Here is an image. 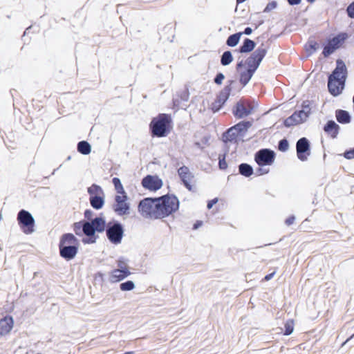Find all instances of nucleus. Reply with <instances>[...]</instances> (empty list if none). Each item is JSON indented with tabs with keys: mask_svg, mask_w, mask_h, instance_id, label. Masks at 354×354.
I'll list each match as a JSON object with an SVG mask.
<instances>
[{
	"mask_svg": "<svg viewBox=\"0 0 354 354\" xmlns=\"http://www.w3.org/2000/svg\"><path fill=\"white\" fill-rule=\"evenodd\" d=\"M346 159L351 160L354 158V147L346 150L343 153Z\"/></svg>",
	"mask_w": 354,
	"mask_h": 354,
	"instance_id": "37998d69",
	"label": "nucleus"
},
{
	"mask_svg": "<svg viewBox=\"0 0 354 354\" xmlns=\"http://www.w3.org/2000/svg\"><path fill=\"white\" fill-rule=\"evenodd\" d=\"M263 24V21L261 20L258 25L255 26V28L257 29L259 26L262 25Z\"/></svg>",
	"mask_w": 354,
	"mask_h": 354,
	"instance_id": "680f3d73",
	"label": "nucleus"
},
{
	"mask_svg": "<svg viewBox=\"0 0 354 354\" xmlns=\"http://www.w3.org/2000/svg\"><path fill=\"white\" fill-rule=\"evenodd\" d=\"M239 32L242 33V35H250L252 32V29L250 27H246L243 32Z\"/></svg>",
	"mask_w": 354,
	"mask_h": 354,
	"instance_id": "3c124183",
	"label": "nucleus"
},
{
	"mask_svg": "<svg viewBox=\"0 0 354 354\" xmlns=\"http://www.w3.org/2000/svg\"><path fill=\"white\" fill-rule=\"evenodd\" d=\"M77 150L82 155H88L91 151V145L86 140H81L77 143Z\"/></svg>",
	"mask_w": 354,
	"mask_h": 354,
	"instance_id": "c85d7f7f",
	"label": "nucleus"
},
{
	"mask_svg": "<svg viewBox=\"0 0 354 354\" xmlns=\"http://www.w3.org/2000/svg\"><path fill=\"white\" fill-rule=\"evenodd\" d=\"M306 121V120L304 118V116H301L299 112L295 111L291 115L283 120V124L286 127L290 128L292 126L302 124Z\"/></svg>",
	"mask_w": 354,
	"mask_h": 354,
	"instance_id": "aec40b11",
	"label": "nucleus"
},
{
	"mask_svg": "<svg viewBox=\"0 0 354 354\" xmlns=\"http://www.w3.org/2000/svg\"><path fill=\"white\" fill-rule=\"evenodd\" d=\"M225 79V75L221 72H218L214 78V82L216 85H221Z\"/></svg>",
	"mask_w": 354,
	"mask_h": 354,
	"instance_id": "a19ab883",
	"label": "nucleus"
},
{
	"mask_svg": "<svg viewBox=\"0 0 354 354\" xmlns=\"http://www.w3.org/2000/svg\"><path fill=\"white\" fill-rule=\"evenodd\" d=\"M136 286L133 281L128 280L120 284V289L122 291H131L135 288Z\"/></svg>",
	"mask_w": 354,
	"mask_h": 354,
	"instance_id": "f704fd0d",
	"label": "nucleus"
},
{
	"mask_svg": "<svg viewBox=\"0 0 354 354\" xmlns=\"http://www.w3.org/2000/svg\"><path fill=\"white\" fill-rule=\"evenodd\" d=\"M254 106L250 108H245L243 106L241 102H238L232 109V113L236 118L241 119L252 114L254 111Z\"/></svg>",
	"mask_w": 354,
	"mask_h": 354,
	"instance_id": "f3484780",
	"label": "nucleus"
},
{
	"mask_svg": "<svg viewBox=\"0 0 354 354\" xmlns=\"http://www.w3.org/2000/svg\"><path fill=\"white\" fill-rule=\"evenodd\" d=\"M218 201V198H213V199H212V200H209V201H207V208L208 209H212V207H213L215 204H216V203H217Z\"/></svg>",
	"mask_w": 354,
	"mask_h": 354,
	"instance_id": "49530a36",
	"label": "nucleus"
},
{
	"mask_svg": "<svg viewBox=\"0 0 354 354\" xmlns=\"http://www.w3.org/2000/svg\"><path fill=\"white\" fill-rule=\"evenodd\" d=\"M316 0H306L307 2L310 3H313Z\"/></svg>",
	"mask_w": 354,
	"mask_h": 354,
	"instance_id": "e2e57ef3",
	"label": "nucleus"
},
{
	"mask_svg": "<svg viewBox=\"0 0 354 354\" xmlns=\"http://www.w3.org/2000/svg\"><path fill=\"white\" fill-rule=\"evenodd\" d=\"M224 105V103H222L220 100L216 98L214 102L212 104V110L214 113L217 112L221 110Z\"/></svg>",
	"mask_w": 354,
	"mask_h": 354,
	"instance_id": "4c0bfd02",
	"label": "nucleus"
},
{
	"mask_svg": "<svg viewBox=\"0 0 354 354\" xmlns=\"http://www.w3.org/2000/svg\"><path fill=\"white\" fill-rule=\"evenodd\" d=\"M62 166V165H60L59 167H57V169H55L53 171V172L51 173V175H54V174H55L56 171H57V169H59Z\"/></svg>",
	"mask_w": 354,
	"mask_h": 354,
	"instance_id": "052dcab7",
	"label": "nucleus"
},
{
	"mask_svg": "<svg viewBox=\"0 0 354 354\" xmlns=\"http://www.w3.org/2000/svg\"><path fill=\"white\" fill-rule=\"evenodd\" d=\"M178 175L184 187L190 192H195L193 186L191 185L192 180L194 178L188 167L183 165L178 169Z\"/></svg>",
	"mask_w": 354,
	"mask_h": 354,
	"instance_id": "dca6fc26",
	"label": "nucleus"
},
{
	"mask_svg": "<svg viewBox=\"0 0 354 354\" xmlns=\"http://www.w3.org/2000/svg\"><path fill=\"white\" fill-rule=\"evenodd\" d=\"M340 127L333 120H328L324 127V131L327 134L330 135L332 138H336Z\"/></svg>",
	"mask_w": 354,
	"mask_h": 354,
	"instance_id": "4be33fe9",
	"label": "nucleus"
},
{
	"mask_svg": "<svg viewBox=\"0 0 354 354\" xmlns=\"http://www.w3.org/2000/svg\"><path fill=\"white\" fill-rule=\"evenodd\" d=\"M14 321L11 316L7 315L0 319V335H5L10 332L13 328Z\"/></svg>",
	"mask_w": 354,
	"mask_h": 354,
	"instance_id": "412c9836",
	"label": "nucleus"
},
{
	"mask_svg": "<svg viewBox=\"0 0 354 354\" xmlns=\"http://www.w3.org/2000/svg\"><path fill=\"white\" fill-rule=\"evenodd\" d=\"M112 183L113 184L115 189L118 194H121V195H124V194H127L124 189L123 185H122L121 180L119 178H118V177L113 178Z\"/></svg>",
	"mask_w": 354,
	"mask_h": 354,
	"instance_id": "473e14b6",
	"label": "nucleus"
},
{
	"mask_svg": "<svg viewBox=\"0 0 354 354\" xmlns=\"http://www.w3.org/2000/svg\"><path fill=\"white\" fill-rule=\"evenodd\" d=\"M127 260L124 257H120L118 260V266L119 267L118 269H122V268H127Z\"/></svg>",
	"mask_w": 354,
	"mask_h": 354,
	"instance_id": "a18cd8bd",
	"label": "nucleus"
},
{
	"mask_svg": "<svg viewBox=\"0 0 354 354\" xmlns=\"http://www.w3.org/2000/svg\"><path fill=\"white\" fill-rule=\"evenodd\" d=\"M195 145H196L197 147L200 148V149H203V146H201V142H195Z\"/></svg>",
	"mask_w": 354,
	"mask_h": 354,
	"instance_id": "13d9d810",
	"label": "nucleus"
},
{
	"mask_svg": "<svg viewBox=\"0 0 354 354\" xmlns=\"http://www.w3.org/2000/svg\"><path fill=\"white\" fill-rule=\"evenodd\" d=\"M353 337H354V333L349 337L344 342L342 343V346H343L344 344H346L348 341H350Z\"/></svg>",
	"mask_w": 354,
	"mask_h": 354,
	"instance_id": "4d7b16f0",
	"label": "nucleus"
},
{
	"mask_svg": "<svg viewBox=\"0 0 354 354\" xmlns=\"http://www.w3.org/2000/svg\"><path fill=\"white\" fill-rule=\"evenodd\" d=\"M71 156H68L67 157V158H66V160H71Z\"/></svg>",
	"mask_w": 354,
	"mask_h": 354,
	"instance_id": "0e129e2a",
	"label": "nucleus"
},
{
	"mask_svg": "<svg viewBox=\"0 0 354 354\" xmlns=\"http://www.w3.org/2000/svg\"><path fill=\"white\" fill-rule=\"evenodd\" d=\"M348 70L345 62L341 59L336 60V66L328 76V90L334 97L339 95L344 89Z\"/></svg>",
	"mask_w": 354,
	"mask_h": 354,
	"instance_id": "f03ea898",
	"label": "nucleus"
},
{
	"mask_svg": "<svg viewBox=\"0 0 354 354\" xmlns=\"http://www.w3.org/2000/svg\"><path fill=\"white\" fill-rule=\"evenodd\" d=\"M234 84H236V81L234 80H228L227 81V84L219 91L216 96V99L220 100L222 103L225 104L230 95L232 86Z\"/></svg>",
	"mask_w": 354,
	"mask_h": 354,
	"instance_id": "6ab92c4d",
	"label": "nucleus"
},
{
	"mask_svg": "<svg viewBox=\"0 0 354 354\" xmlns=\"http://www.w3.org/2000/svg\"><path fill=\"white\" fill-rule=\"evenodd\" d=\"M274 274H275V271H274L270 274H268L264 277L263 280L266 281H268L274 276Z\"/></svg>",
	"mask_w": 354,
	"mask_h": 354,
	"instance_id": "864d4df0",
	"label": "nucleus"
},
{
	"mask_svg": "<svg viewBox=\"0 0 354 354\" xmlns=\"http://www.w3.org/2000/svg\"><path fill=\"white\" fill-rule=\"evenodd\" d=\"M346 12L349 18L354 19V1L346 7Z\"/></svg>",
	"mask_w": 354,
	"mask_h": 354,
	"instance_id": "ea45409f",
	"label": "nucleus"
},
{
	"mask_svg": "<svg viewBox=\"0 0 354 354\" xmlns=\"http://www.w3.org/2000/svg\"><path fill=\"white\" fill-rule=\"evenodd\" d=\"M106 234L108 240L113 244L121 243L124 236V229L123 225L117 220L112 219L106 224Z\"/></svg>",
	"mask_w": 354,
	"mask_h": 354,
	"instance_id": "6e6552de",
	"label": "nucleus"
},
{
	"mask_svg": "<svg viewBox=\"0 0 354 354\" xmlns=\"http://www.w3.org/2000/svg\"><path fill=\"white\" fill-rule=\"evenodd\" d=\"M245 65V62L243 60H241L240 62H237L236 66V71L240 73L242 71H241L244 66Z\"/></svg>",
	"mask_w": 354,
	"mask_h": 354,
	"instance_id": "09e8293b",
	"label": "nucleus"
},
{
	"mask_svg": "<svg viewBox=\"0 0 354 354\" xmlns=\"http://www.w3.org/2000/svg\"><path fill=\"white\" fill-rule=\"evenodd\" d=\"M252 125V122L242 120L233 126L234 129L240 136H243Z\"/></svg>",
	"mask_w": 354,
	"mask_h": 354,
	"instance_id": "bb28decb",
	"label": "nucleus"
},
{
	"mask_svg": "<svg viewBox=\"0 0 354 354\" xmlns=\"http://www.w3.org/2000/svg\"><path fill=\"white\" fill-rule=\"evenodd\" d=\"M335 118L337 121L342 124H349L351 122V115L346 110L337 109L335 111Z\"/></svg>",
	"mask_w": 354,
	"mask_h": 354,
	"instance_id": "393cba45",
	"label": "nucleus"
},
{
	"mask_svg": "<svg viewBox=\"0 0 354 354\" xmlns=\"http://www.w3.org/2000/svg\"><path fill=\"white\" fill-rule=\"evenodd\" d=\"M347 39L348 34L346 32H339L333 38L327 39L326 43L323 44V56L325 58L328 57L339 49Z\"/></svg>",
	"mask_w": 354,
	"mask_h": 354,
	"instance_id": "9d476101",
	"label": "nucleus"
},
{
	"mask_svg": "<svg viewBox=\"0 0 354 354\" xmlns=\"http://www.w3.org/2000/svg\"><path fill=\"white\" fill-rule=\"evenodd\" d=\"M227 151L218 156V168L221 170H225L227 168V163L226 162Z\"/></svg>",
	"mask_w": 354,
	"mask_h": 354,
	"instance_id": "c9c22d12",
	"label": "nucleus"
},
{
	"mask_svg": "<svg viewBox=\"0 0 354 354\" xmlns=\"http://www.w3.org/2000/svg\"><path fill=\"white\" fill-rule=\"evenodd\" d=\"M37 354H41V353H37Z\"/></svg>",
	"mask_w": 354,
	"mask_h": 354,
	"instance_id": "338daca9",
	"label": "nucleus"
},
{
	"mask_svg": "<svg viewBox=\"0 0 354 354\" xmlns=\"http://www.w3.org/2000/svg\"><path fill=\"white\" fill-rule=\"evenodd\" d=\"M240 136L234 129L233 126L227 129L222 135V140L224 143L236 142L238 136Z\"/></svg>",
	"mask_w": 354,
	"mask_h": 354,
	"instance_id": "b1692460",
	"label": "nucleus"
},
{
	"mask_svg": "<svg viewBox=\"0 0 354 354\" xmlns=\"http://www.w3.org/2000/svg\"><path fill=\"white\" fill-rule=\"evenodd\" d=\"M141 184L145 189L156 192L162 187L163 182L157 175L148 174L142 179Z\"/></svg>",
	"mask_w": 354,
	"mask_h": 354,
	"instance_id": "2eb2a0df",
	"label": "nucleus"
},
{
	"mask_svg": "<svg viewBox=\"0 0 354 354\" xmlns=\"http://www.w3.org/2000/svg\"><path fill=\"white\" fill-rule=\"evenodd\" d=\"M94 212L86 209L84 212V219L75 222L73 225V231L77 236L83 237L82 241L84 244H93L96 243L99 236L96 232L102 233L106 228V220L102 213L99 216L93 218Z\"/></svg>",
	"mask_w": 354,
	"mask_h": 354,
	"instance_id": "f257e3e1",
	"label": "nucleus"
},
{
	"mask_svg": "<svg viewBox=\"0 0 354 354\" xmlns=\"http://www.w3.org/2000/svg\"><path fill=\"white\" fill-rule=\"evenodd\" d=\"M256 45L254 41L249 38H245L241 45L236 50L239 53H249L254 51Z\"/></svg>",
	"mask_w": 354,
	"mask_h": 354,
	"instance_id": "5701e85b",
	"label": "nucleus"
},
{
	"mask_svg": "<svg viewBox=\"0 0 354 354\" xmlns=\"http://www.w3.org/2000/svg\"><path fill=\"white\" fill-rule=\"evenodd\" d=\"M242 33L236 32L230 35L226 40V45L230 47H235L240 41Z\"/></svg>",
	"mask_w": 354,
	"mask_h": 354,
	"instance_id": "7c9ffc66",
	"label": "nucleus"
},
{
	"mask_svg": "<svg viewBox=\"0 0 354 354\" xmlns=\"http://www.w3.org/2000/svg\"><path fill=\"white\" fill-rule=\"evenodd\" d=\"M209 138L207 136H204L202 138L201 142L204 145H208V142H209Z\"/></svg>",
	"mask_w": 354,
	"mask_h": 354,
	"instance_id": "5fc2aeb1",
	"label": "nucleus"
},
{
	"mask_svg": "<svg viewBox=\"0 0 354 354\" xmlns=\"http://www.w3.org/2000/svg\"><path fill=\"white\" fill-rule=\"evenodd\" d=\"M290 145L287 138H284L278 142V149L281 152H286L289 149Z\"/></svg>",
	"mask_w": 354,
	"mask_h": 354,
	"instance_id": "e433bc0d",
	"label": "nucleus"
},
{
	"mask_svg": "<svg viewBox=\"0 0 354 354\" xmlns=\"http://www.w3.org/2000/svg\"><path fill=\"white\" fill-rule=\"evenodd\" d=\"M17 222L21 231L26 234L35 232V221L33 216L26 209H21L17 214Z\"/></svg>",
	"mask_w": 354,
	"mask_h": 354,
	"instance_id": "9b49d317",
	"label": "nucleus"
},
{
	"mask_svg": "<svg viewBox=\"0 0 354 354\" xmlns=\"http://www.w3.org/2000/svg\"><path fill=\"white\" fill-rule=\"evenodd\" d=\"M307 57L311 56L319 48L318 43L315 40L309 39L304 46Z\"/></svg>",
	"mask_w": 354,
	"mask_h": 354,
	"instance_id": "c756f323",
	"label": "nucleus"
},
{
	"mask_svg": "<svg viewBox=\"0 0 354 354\" xmlns=\"http://www.w3.org/2000/svg\"><path fill=\"white\" fill-rule=\"evenodd\" d=\"M131 272L128 268H122V269H114L111 271L109 277V281L111 283L119 282L131 274Z\"/></svg>",
	"mask_w": 354,
	"mask_h": 354,
	"instance_id": "a211bd4d",
	"label": "nucleus"
},
{
	"mask_svg": "<svg viewBox=\"0 0 354 354\" xmlns=\"http://www.w3.org/2000/svg\"><path fill=\"white\" fill-rule=\"evenodd\" d=\"M268 172H269V169H265V168H263V167L259 166V167L256 169L255 173L254 172V174L256 176H261V175L266 174Z\"/></svg>",
	"mask_w": 354,
	"mask_h": 354,
	"instance_id": "c03bdc74",
	"label": "nucleus"
},
{
	"mask_svg": "<svg viewBox=\"0 0 354 354\" xmlns=\"http://www.w3.org/2000/svg\"><path fill=\"white\" fill-rule=\"evenodd\" d=\"M80 241L72 233L63 234L59 239V256L67 261L73 260L77 255Z\"/></svg>",
	"mask_w": 354,
	"mask_h": 354,
	"instance_id": "20e7f679",
	"label": "nucleus"
},
{
	"mask_svg": "<svg viewBox=\"0 0 354 354\" xmlns=\"http://www.w3.org/2000/svg\"><path fill=\"white\" fill-rule=\"evenodd\" d=\"M296 151L297 158L302 161H306L311 153L310 142L306 137L299 138L296 142Z\"/></svg>",
	"mask_w": 354,
	"mask_h": 354,
	"instance_id": "4468645a",
	"label": "nucleus"
},
{
	"mask_svg": "<svg viewBox=\"0 0 354 354\" xmlns=\"http://www.w3.org/2000/svg\"><path fill=\"white\" fill-rule=\"evenodd\" d=\"M160 218L168 217L179 209L180 201L174 194H167L157 197Z\"/></svg>",
	"mask_w": 354,
	"mask_h": 354,
	"instance_id": "423d86ee",
	"label": "nucleus"
},
{
	"mask_svg": "<svg viewBox=\"0 0 354 354\" xmlns=\"http://www.w3.org/2000/svg\"><path fill=\"white\" fill-rule=\"evenodd\" d=\"M127 194L115 196L112 209L118 216H122L130 214V204L127 202Z\"/></svg>",
	"mask_w": 354,
	"mask_h": 354,
	"instance_id": "ddd939ff",
	"label": "nucleus"
},
{
	"mask_svg": "<svg viewBox=\"0 0 354 354\" xmlns=\"http://www.w3.org/2000/svg\"><path fill=\"white\" fill-rule=\"evenodd\" d=\"M203 221H196L194 225H193V227H192V229L193 230H197L200 227H201L203 225Z\"/></svg>",
	"mask_w": 354,
	"mask_h": 354,
	"instance_id": "603ef678",
	"label": "nucleus"
},
{
	"mask_svg": "<svg viewBox=\"0 0 354 354\" xmlns=\"http://www.w3.org/2000/svg\"><path fill=\"white\" fill-rule=\"evenodd\" d=\"M276 157L275 152L270 149H261L254 154V160L260 167L271 165L274 163Z\"/></svg>",
	"mask_w": 354,
	"mask_h": 354,
	"instance_id": "f8f14e48",
	"label": "nucleus"
},
{
	"mask_svg": "<svg viewBox=\"0 0 354 354\" xmlns=\"http://www.w3.org/2000/svg\"><path fill=\"white\" fill-rule=\"evenodd\" d=\"M2 219V214L0 213V221Z\"/></svg>",
	"mask_w": 354,
	"mask_h": 354,
	"instance_id": "69168bd1",
	"label": "nucleus"
},
{
	"mask_svg": "<svg viewBox=\"0 0 354 354\" xmlns=\"http://www.w3.org/2000/svg\"><path fill=\"white\" fill-rule=\"evenodd\" d=\"M295 221V216L294 215H290L285 220V223H286V225L289 226V225H291L292 224H293Z\"/></svg>",
	"mask_w": 354,
	"mask_h": 354,
	"instance_id": "de8ad7c7",
	"label": "nucleus"
},
{
	"mask_svg": "<svg viewBox=\"0 0 354 354\" xmlns=\"http://www.w3.org/2000/svg\"><path fill=\"white\" fill-rule=\"evenodd\" d=\"M172 119L171 115L159 113L149 124V131L153 138H163L170 133Z\"/></svg>",
	"mask_w": 354,
	"mask_h": 354,
	"instance_id": "39448f33",
	"label": "nucleus"
},
{
	"mask_svg": "<svg viewBox=\"0 0 354 354\" xmlns=\"http://www.w3.org/2000/svg\"><path fill=\"white\" fill-rule=\"evenodd\" d=\"M288 3L291 6H297L301 3V0H287Z\"/></svg>",
	"mask_w": 354,
	"mask_h": 354,
	"instance_id": "8fccbe9b",
	"label": "nucleus"
},
{
	"mask_svg": "<svg viewBox=\"0 0 354 354\" xmlns=\"http://www.w3.org/2000/svg\"><path fill=\"white\" fill-rule=\"evenodd\" d=\"M233 59L232 52L230 50H225L221 56V64L223 66H228L232 62Z\"/></svg>",
	"mask_w": 354,
	"mask_h": 354,
	"instance_id": "2f4dec72",
	"label": "nucleus"
},
{
	"mask_svg": "<svg viewBox=\"0 0 354 354\" xmlns=\"http://www.w3.org/2000/svg\"><path fill=\"white\" fill-rule=\"evenodd\" d=\"M239 174L249 178L254 174V169L252 165L248 163L243 162L238 166Z\"/></svg>",
	"mask_w": 354,
	"mask_h": 354,
	"instance_id": "a878e982",
	"label": "nucleus"
},
{
	"mask_svg": "<svg viewBox=\"0 0 354 354\" xmlns=\"http://www.w3.org/2000/svg\"><path fill=\"white\" fill-rule=\"evenodd\" d=\"M87 192L89 195V202L91 207L96 209H101L105 203V194L102 188L93 183L87 188Z\"/></svg>",
	"mask_w": 354,
	"mask_h": 354,
	"instance_id": "1a4fd4ad",
	"label": "nucleus"
},
{
	"mask_svg": "<svg viewBox=\"0 0 354 354\" xmlns=\"http://www.w3.org/2000/svg\"><path fill=\"white\" fill-rule=\"evenodd\" d=\"M172 28L171 26L170 25H167L165 26L164 28H163V30L162 31H169V30H171Z\"/></svg>",
	"mask_w": 354,
	"mask_h": 354,
	"instance_id": "6e6d98bb",
	"label": "nucleus"
},
{
	"mask_svg": "<svg viewBox=\"0 0 354 354\" xmlns=\"http://www.w3.org/2000/svg\"><path fill=\"white\" fill-rule=\"evenodd\" d=\"M313 104V101L304 100L301 104V109L297 111L299 114L304 116V118L307 120L311 113V107Z\"/></svg>",
	"mask_w": 354,
	"mask_h": 354,
	"instance_id": "cd10ccee",
	"label": "nucleus"
},
{
	"mask_svg": "<svg viewBox=\"0 0 354 354\" xmlns=\"http://www.w3.org/2000/svg\"><path fill=\"white\" fill-rule=\"evenodd\" d=\"M277 6H278V3L276 1H272L266 5V6L265 7L263 12L268 13V12L272 11V10L277 8Z\"/></svg>",
	"mask_w": 354,
	"mask_h": 354,
	"instance_id": "58836bf2",
	"label": "nucleus"
},
{
	"mask_svg": "<svg viewBox=\"0 0 354 354\" xmlns=\"http://www.w3.org/2000/svg\"><path fill=\"white\" fill-rule=\"evenodd\" d=\"M266 54L267 49L264 47V44L262 43L245 59V64L247 66V68L240 72L239 77V82L243 87L249 83Z\"/></svg>",
	"mask_w": 354,
	"mask_h": 354,
	"instance_id": "7ed1b4c3",
	"label": "nucleus"
},
{
	"mask_svg": "<svg viewBox=\"0 0 354 354\" xmlns=\"http://www.w3.org/2000/svg\"><path fill=\"white\" fill-rule=\"evenodd\" d=\"M158 203L157 197L145 198L138 204V212L145 218L160 219Z\"/></svg>",
	"mask_w": 354,
	"mask_h": 354,
	"instance_id": "0eeeda50",
	"label": "nucleus"
},
{
	"mask_svg": "<svg viewBox=\"0 0 354 354\" xmlns=\"http://www.w3.org/2000/svg\"><path fill=\"white\" fill-rule=\"evenodd\" d=\"M294 330V321L292 319H288L286 322L284 324V330L283 331V334L284 335H290L292 333Z\"/></svg>",
	"mask_w": 354,
	"mask_h": 354,
	"instance_id": "72a5a7b5",
	"label": "nucleus"
},
{
	"mask_svg": "<svg viewBox=\"0 0 354 354\" xmlns=\"http://www.w3.org/2000/svg\"><path fill=\"white\" fill-rule=\"evenodd\" d=\"M31 28H32V26H29V27H28V28L25 30V31H24V35H23V36H25L27 33H28L29 30H30Z\"/></svg>",
	"mask_w": 354,
	"mask_h": 354,
	"instance_id": "bf43d9fd",
	"label": "nucleus"
},
{
	"mask_svg": "<svg viewBox=\"0 0 354 354\" xmlns=\"http://www.w3.org/2000/svg\"><path fill=\"white\" fill-rule=\"evenodd\" d=\"M179 97L182 101L187 102L189 97V92L187 88H185L183 91H180L179 94Z\"/></svg>",
	"mask_w": 354,
	"mask_h": 354,
	"instance_id": "79ce46f5",
	"label": "nucleus"
}]
</instances>
